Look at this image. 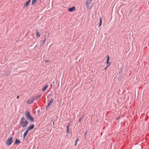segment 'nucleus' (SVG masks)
<instances>
[{
	"instance_id": "nucleus-10",
	"label": "nucleus",
	"mask_w": 149,
	"mask_h": 149,
	"mask_svg": "<svg viewBox=\"0 0 149 149\" xmlns=\"http://www.w3.org/2000/svg\"><path fill=\"white\" fill-rule=\"evenodd\" d=\"M53 102V100L52 99H51L49 103L48 104L47 106V107H49L51 104Z\"/></svg>"
},
{
	"instance_id": "nucleus-18",
	"label": "nucleus",
	"mask_w": 149,
	"mask_h": 149,
	"mask_svg": "<svg viewBox=\"0 0 149 149\" xmlns=\"http://www.w3.org/2000/svg\"><path fill=\"white\" fill-rule=\"evenodd\" d=\"M41 95H38V96H37V98H40V97H41Z\"/></svg>"
},
{
	"instance_id": "nucleus-19",
	"label": "nucleus",
	"mask_w": 149,
	"mask_h": 149,
	"mask_svg": "<svg viewBox=\"0 0 149 149\" xmlns=\"http://www.w3.org/2000/svg\"><path fill=\"white\" fill-rule=\"evenodd\" d=\"M77 141H75V145H74V146H76L77 144Z\"/></svg>"
},
{
	"instance_id": "nucleus-24",
	"label": "nucleus",
	"mask_w": 149,
	"mask_h": 149,
	"mask_svg": "<svg viewBox=\"0 0 149 149\" xmlns=\"http://www.w3.org/2000/svg\"><path fill=\"white\" fill-rule=\"evenodd\" d=\"M49 61V60H46L45 61V62L47 63V62H48Z\"/></svg>"
},
{
	"instance_id": "nucleus-1",
	"label": "nucleus",
	"mask_w": 149,
	"mask_h": 149,
	"mask_svg": "<svg viewBox=\"0 0 149 149\" xmlns=\"http://www.w3.org/2000/svg\"><path fill=\"white\" fill-rule=\"evenodd\" d=\"M29 123L24 118H22L20 121V125L22 127H26Z\"/></svg>"
},
{
	"instance_id": "nucleus-2",
	"label": "nucleus",
	"mask_w": 149,
	"mask_h": 149,
	"mask_svg": "<svg viewBox=\"0 0 149 149\" xmlns=\"http://www.w3.org/2000/svg\"><path fill=\"white\" fill-rule=\"evenodd\" d=\"M25 114L26 116L27 119L30 120L32 121H33L34 119L33 117L31 116L29 112H28V111H26V112H25Z\"/></svg>"
},
{
	"instance_id": "nucleus-16",
	"label": "nucleus",
	"mask_w": 149,
	"mask_h": 149,
	"mask_svg": "<svg viewBox=\"0 0 149 149\" xmlns=\"http://www.w3.org/2000/svg\"><path fill=\"white\" fill-rule=\"evenodd\" d=\"M100 25L99 26V27L101 25L102 23V19L101 18V17H100Z\"/></svg>"
},
{
	"instance_id": "nucleus-3",
	"label": "nucleus",
	"mask_w": 149,
	"mask_h": 149,
	"mask_svg": "<svg viewBox=\"0 0 149 149\" xmlns=\"http://www.w3.org/2000/svg\"><path fill=\"white\" fill-rule=\"evenodd\" d=\"M13 142V138L12 137H10V138L7 139L6 142V144L8 146H10L11 144Z\"/></svg>"
},
{
	"instance_id": "nucleus-4",
	"label": "nucleus",
	"mask_w": 149,
	"mask_h": 149,
	"mask_svg": "<svg viewBox=\"0 0 149 149\" xmlns=\"http://www.w3.org/2000/svg\"><path fill=\"white\" fill-rule=\"evenodd\" d=\"M76 10V8L75 6H73L72 8H70L68 9V10L70 12H72L73 11H75Z\"/></svg>"
},
{
	"instance_id": "nucleus-21",
	"label": "nucleus",
	"mask_w": 149,
	"mask_h": 149,
	"mask_svg": "<svg viewBox=\"0 0 149 149\" xmlns=\"http://www.w3.org/2000/svg\"><path fill=\"white\" fill-rule=\"evenodd\" d=\"M36 33H37L38 32H39V31H38V29H37V30H36Z\"/></svg>"
},
{
	"instance_id": "nucleus-7",
	"label": "nucleus",
	"mask_w": 149,
	"mask_h": 149,
	"mask_svg": "<svg viewBox=\"0 0 149 149\" xmlns=\"http://www.w3.org/2000/svg\"><path fill=\"white\" fill-rule=\"evenodd\" d=\"M29 1H28L26 2L25 4L23 6V7L24 8H27L28 6L29 3H30Z\"/></svg>"
},
{
	"instance_id": "nucleus-5",
	"label": "nucleus",
	"mask_w": 149,
	"mask_h": 149,
	"mask_svg": "<svg viewBox=\"0 0 149 149\" xmlns=\"http://www.w3.org/2000/svg\"><path fill=\"white\" fill-rule=\"evenodd\" d=\"M34 100L33 99H29L27 100L26 103L28 104H30L33 102Z\"/></svg>"
},
{
	"instance_id": "nucleus-29",
	"label": "nucleus",
	"mask_w": 149,
	"mask_h": 149,
	"mask_svg": "<svg viewBox=\"0 0 149 149\" xmlns=\"http://www.w3.org/2000/svg\"><path fill=\"white\" fill-rule=\"evenodd\" d=\"M31 0H29V2H30Z\"/></svg>"
},
{
	"instance_id": "nucleus-14",
	"label": "nucleus",
	"mask_w": 149,
	"mask_h": 149,
	"mask_svg": "<svg viewBox=\"0 0 149 149\" xmlns=\"http://www.w3.org/2000/svg\"><path fill=\"white\" fill-rule=\"evenodd\" d=\"M48 85H46L45 87H44V88L42 89V91L43 92L46 89L48 88Z\"/></svg>"
},
{
	"instance_id": "nucleus-8",
	"label": "nucleus",
	"mask_w": 149,
	"mask_h": 149,
	"mask_svg": "<svg viewBox=\"0 0 149 149\" xmlns=\"http://www.w3.org/2000/svg\"><path fill=\"white\" fill-rule=\"evenodd\" d=\"M92 1V0H87V1L86 3V5L87 8H89V5L90 3Z\"/></svg>"
},
{
	"instance_id": "nucleus-26",
	"label": "nucleus",
	"mask_w": 149,
	"mask_h": 149,
	"mask_svg": "<svg viewBox=\"0 0 149 149\" xmlns=\"http://www.w3.org/2000/svg\"><path fill=\"white\" fill-rule=\"evenodd\" d=\"M19 96H17V98L18 99L19 98Z\"/></svg>"
},
{
	"instance_id": "nucleus-12",
	"label": "nucleus",
	"mask_w": 149,
	"mask_h": 149,
	"mask_svg": "<svg viewBox=\"0 0 149 149\" xmlns=\"http://www.w3.org/2000/svg\"><path fill=\"white\" fill-rule=\"evenodd\" d=\"M37 0H32L31 1V4L32 5H34L35 4Z\"/></svg>"
},
{
	"instance_id": "nucleus-13",
	"label": "nucleus",
	"mask_w": 149,
	"mask_h": 149,
	"mask_svg": "<svg viewBox=\"0 0 149 149\" xmlns=\"http://www.w3.org/2000/svg\"><path fill=\"white\" fill-rule=\"evenodd\" d=\"M19 143H20V141L19 140H18L17 139H16V140H15V144H18Z\"/></svg>"
},
{
	"instance_id": "nucleus-25",
	"label": "nucleus",
	"mask_w": 149,
	"mask_h": 149,
	"mask_svg": "<svg viewBox=\"0 0 149 149\" xmlns=\"http://www.w3.org/2000/svg\"><path fill=\"white\" fill-rule=\"evenodd\" d=\"M78 140H79V139L78 138L77 139V140H76V141L77 142Z\"/></svg>"
},
{
	"instance_id": "nucleus-15",
	"label": "nucleus",
	"mask_w": 149,
	"mask_h": 149,
	"mask_svg": "<svg viewBox=\"0 0 149 149\" xmlns=\"http://www.w3.org/2000/svg\"><path fill=\"white\" fill-rule=\"evenodd\" d=\"M36 35L38 37H39L40 36V34L38 32L36 33Z\"/></svg>"
},
{
	"instance_id": "nucleus-27",
	"label": "nucleus",
	"mask_w": 149,
	"mask_h": 149,
	"mask_svg": "<svg viewBox=\"0 0 149 149\" xmlns=\"http://www.w3.org/2000/svg\"><path fill=\"white\" fill-rule=\"evenodd\" d=\"M81 119H80L79 120V121L80 122L81 121Z\"/></svg>"
},
{
	"instance_id": "nucleus-22",
	"label": "nucleus",
	"mask_w": 149,
	"mask_h": 149,
	"mask_svg": "<svg viewBox=\"0 0 149 149\" xmlns=\"http://www.w3.org/2000/svg\"><path fill=\"white\" fill-rule=\"evenodd\" d=\"M67 132L68 133V134L69 133V130H67Z\"/></svg>"
},
{
	"instance_id": "nucleus-17",
	"label": "nucleus",
	"mask_w": 149,
	"mask_h": 149,
	"mask_svg": "<svg viewBox=\"0 0 149 149\" xmlns=\"http://www.w3.org/2000/svg\"><path fill=\"white\" fill-rule=\"evenodd\" d=\"M109 66H108V65L104 69V70H107V69L108 68V67H109Z\"/></svg>"
},
{
	"instance_id": "nucleus-28",
	"label": "nucleus",
	"mask_w": 149,
	"mask_h": 149,
	"mask_svg": "<svg viewBox=\"0 0 149 149\" xmlns=\"http://www.w3.org/2000/svg\"><path fill=\"white\" fill-rule=\"evenodd\" d=\"M87 133V132H86V133L85 134V135Z\"/></svg>"
},
{
	"instance_id": "nucleus-23",
	"label": "nucleus",
	"mask_w": 149,
	"mask_h": 149,
	"mask_svg": "<svg viewBox=\"0 0 149 149\" xmlns=\"http://www.w3.org/2000/svg\"><path fill=\"white\" fill-rule=\"evenodd\" d=\"M45 40H44L43 41V44H44V43H45Z\"/></svg>"
},
{
	"instance_id": "nucleus-20",
	"label": "nucleus",
	"mask_w": 149,
	"mask_h": 149,
	"mask_svg": "<svg viewBox=\"0 0 149 149\" xmlns=\"http://www.w3.org/2000/svg\"><path fill=\"white\" fill-rule=\"evenodd\" d=\"M67 130H69V125H68L67 127Z\"/></svg>"
},
{
	"instance_id": "nucleus-11",
	"label": "nucleus",
	"mask_w": 149,
	"mask_h": 149,
	"mask_svg": "<svg viewBox=\"0 0 149 149\" xmlns=\"http://www.w3.org/2000/svg\"><path fill=\"white\" fill-rule=\"evenodd\" d=\"M29 130H28L27 129L26 130V131L24 132V134H23V138L24 139L25 136H26V135L28 133V132H29Z\"/></svg>"
},
{
	"instance_id": "nucleus-30",
	"label": "nucleus",
	"mask_w": 149,
	"mask_h": 149,
	"mask_svg": "<svg viewBox=\"0 0 149 149\" xmlns=\"http://www.w3.org/2000/svg\"><path fill=\"white\" fill-rule=\"evenodd\" d=\"M53 83L54 84V82H53Z\"/></svg>"
},
{
	"instance_id": "nucleus-9",
	"label": "nucleus",
	"mask_w": 149,
	"mask_h": 149,
	"mask_svg": "<svg viewBox=\"0 0 149 149\" xmlns=\"http://www.w3.org/2000/svg\"><path fill=\"white\" fill-rule=\"evenodd\" d=\"M34 127V125L33 124L31 125L30 127H28L27 130L29 131L30 130L33 129Z\"/></svg>"
},
{
	"instance_id": "nucleus-6",
	"label": "nucleus",
	"mask_w": 149,
	"mask_h": 149,
	"mask_svg": "<svg viewBox=\"0 0 149 149\" xmlns=\"http://www.w3.org/2000/svg\"><path fill=\"white\" fill-rule=\"evenodd\" d=\"M106 57L107 58L106 64L108 65V66H109L110 65V63L109 61V57L108 55H107Z\"/></svg>"
}]
</instances>
